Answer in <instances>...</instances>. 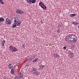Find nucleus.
<instances>
[{
    "mask_svg": "<svg viewBox=\"0 0 79 79\" xmlns=\"http://www.w3.org/2000/svg\"><path fill=\"white\" fill-rule=\"evenodd\" d=\"M4 21V19L3 18H0V22H2Z\"/></svg>",
    "mask_w": 79,
    "mask_h": 79,
    "instance_id": "11",
    "label": "nucleus"
},
{
    "mask_svg": "<svg viewBox=\"0 0 79 79\" xmlns=\"http://www.w3.org/2000/svg\"><path fill=\"white\" fill-rule=\"evenodd\" d=\"M14 23L15 25L18 26H19L21 24V22L20 20H19L18 18H15L14 20Z\"/></svg>",
    "mask_w": 79,
    "mask_h": 79,
    "instance_id": "2",
    "label": "nucleus"
},
{
    "mask_svg": "<svg viewBox=\"0 0 79 79\" xmlns=\"http://www.w3.org/2000/svg\"><path fill=\"white\" fill-rule=\"evenodd\" d=\"M44 67H45V66L42 65H41V68H44Z\"/></svg>",
    "mask_w": 79,
    "mask_h": 79,
    "instance_id": "30",
    "label": "nucleus"
},
{
    "mask_svg": "<svg viewBox=\"0 0 79 79\" xmlns=\"http://www.w3.org/2000/svg\"><path fill=\"white\" fill-rule=\"evenodd\" d=\"M57 32L58 33H60V30H58L57 31Z\"/></svg>",
    "mask_w": 79,
    "mask_h": 79,
    "instance_id": "23",
    "label": "nucleus"
},
{
    "mask_svg": "<svg viewBox=\"0 0 79 79\" xmlns=\"http://www.w3.org/2000/svg\"><path fill=\"white\" fill-rule=\"evenodd\" d=\"M11 65H12V64H9L8 65V66H11Z\"/></svg>",
    "mask_w": 79,
    "mask_h": 79,
    "instance_id": "31",
    "label": "nucleus"
},
{
    "mask_svg": "<svg viewBox=\"0 0 79 79\" xmlns=\"http://www.w3.org/2000/svg\"><path fill=\"white\" fill-rule=\"evenodd\" d=\"M20 11L19 10H17V13H18L19 14L20 13Z\"/></svg>",
    "mask_w": 79,
    "mask_h": 79,
    "instance_id": "22",
    "label": "nucleus"
},
{
    "mask_svg": "<svg viewBox=\"0 0 79 79\" xmlns=\"http://www.w3.org/2000/svg\"><path fill=\"white\" fill-rule=\"evenodd\" d=\"M69 38L68 37V38H65V41L67 42V43L68 42H69Z\"/></svg>",
    "mask_w": 79,
    "mask_h": 79,
    "instance_id": "10",
    "label": "nucleus"
},
{
    "mask_svg": "<svg viewBox=\"0 0 79 79\" xmlns=\"http://www.w3.org/2000/svg\"><path fill=\"white\" fill-rule=\"evenodd\" d=\"M15 79H19V77H15Z\"/></svg>",
    "mask_w": 79,
    "mask_h": 79,
    "instance_id": "28",
    "label": "nucleus"
},
{
    "mask_svg": "<svg viewBox=\"0 0 79 79\" xmlns=\"http://www.w3.org/2000/svg\"><path fill=\"white\" fill-rule=\"evenodd\" d=\"M2 43H5V40H4L2 41Z\"/></svg>",
    "mask_w": 79,
    "mask_h": 79,
    "instance_id": "32",
    "label": "nucleus"
},
{
    "mask_svg": "<svg viewBox=\"0 0 79 79\" xmlns=\"http://www.w3.org/2000/svg\"><path fill=\"white\" fill-rule=\"evenodd\" d=\"M24 13V12H23V11H20V13L19 14H23Z\"/></svg>",
    "mask_w": 79,
    "mask_h": 79,
    "instance_id": "18",
    "label": "nucleus"
},
{
    "mask_svg": "<svg viewBox=\"0 0 79 79\" xmlns=\"http://www.w3.org/2000/svg\"><path fill=\"white\" fill-rule=\"evenodd\" d=\"M66 47H63V49H64V50H66Z\"/></svg>",
    "mask_w": 79,
    "mask_h": 79,
    "instance_id": "27",
    "label": "nucleus"
},
{
    "mask_svg": "<svg viewBox=\"0 0 79 79\" xmlns=\"http://www.w3.org/2000/svg\"><path fill=\"white\" fill-rule=\"evenodd\" d=\"M31 60H32L31 59V58H29L28 59V61H31Z\"/></svg>",
    "mask_w": 79,
    "mask_h": 79,
    "instance_id": "20",
    "label": "nucleus"
},
{
    "mask_svg": "<svg viewBox=\"0 0 79 79\" xmlns=\"http://www.w3.org/2000/svg\"><path fill=\"white\" fill-rule=\"evenodd\" d=\"M75 23V22H72V23L73 24H74Z\"/></svg>",
    "mask_w": 79,
    "mask_h": 79,
    "instance_id": "33",
    "label": "nucleus"
},
{
    "mask_svg": "<svg viewBox=\"0 0 79 79\" xmlns=\"http://www.w3.org/2000/svg\"><path fill=\"white\" fill-rule=\"evenodd\" d=\"M70 55L71 56V57H73L74 55V53H71L70 54Z\"/></svg>",
    "mask_w": 79,
    "mask_h": 79,
    "instance_id": "16",
    "label": "nucleus"
},
{
    "mask_svg": "<svg viewBox=\"0 0 79 79\" xmlns=\"http://www.w3.org/2000/svg\"><path fill=\"white\" fill-rule=\"evenodd\" d=\"M56 56H58V55L56 53H55L54 54V57L56 58Z\"/></svg>",
    "mask_w": 79,
    "mask_h": 79,
    "instance_id": "9",
    "label": "nucleus"
},
{
    "mask_svg": "<svg viewBox=\"0 0 79 79\" xmlns=\"http://www.w3.org/2000/svg\"><path fill=\"white\" fill-rule=\"evenodd\" d=\"M36 2V0H32L31 2L32 3H35V2Z\"/></svg>",
    "mask_w": 79,
    "mask_h": 79,
    "instance_id": "14",
    "label": "nucleus"
},
{
    "mask_svg": "<svg viewBox=\"0 0 79 79\" xmlns=\"http://www.w3.org/2000/svg\"><path fill=\"white\" fill-rule=\"evenodd\" d=\"M23 48H25V44H24L23 45Z\"/></svg>",
    "mask_w": 79,
    "mask_h": 79,
    "instance_id": "24",
    "label": "nucleus"
},
{
    "mask_svg": "<svg viewBox=\"0 0 79 79\" xmlns=\"http://www.w3.org/2000/svg\"><path fill=\"white\" fill-rule=\"evenodd\" d=\"M26 0V1H28L29 0Z\"/></svg>",
    "mask_w": 79,
    "mask_h": 79,
    "instance_id": "36",
    "label": "nucleus"
},
{
    "mask_svg": "<svg viewBox=\"0 0 79 79\" xmlns=\"http://www.w3.org/2000/svg\"><path fill=\"white\" fill-rule=\"evenodd\" d=\"M39 5L40 6H41L42 8L44 9V10H45L47 9V7L45 5L44 3L41 1L39 3Z\"/></svg>",
    "mask_w": 79,
    "mask_h": 79,
    "instance_id": "4",
    "label": "nucleus"
},
{
    "mask_svg": "<svg viewBox=\"0 0 79 79\" xmlns=\"http://www.w3.org/2000/svg\"><path fill=\"white\" fill-rule=\"evenodd\" d=\"M76 14H70V16L71 17H74V16H76Z\"/></svg>",
    "mask_w": 79,
    "mask_h": 79,
    "instance_id": "8",
    "label": "nucleus"
},
{
    "mask_svg": "<svg viewBox=\"0 0 79 79\" xmlns=\"http://www.w3.org/2000/svg\"><path fill=\"white\" fill-rule=\"evenodd\" d=\"M9 48H10V52H17L18 49L16 48V47L14 46L13 45L10 46Z\"/></svg>",
    "mask_w": 79,
    "mask_h": 79,
    "instance_id": "3",
    "label": "nucleus"
},
{
    "mask_svg": "<svg viewBox=\"0 0 79 79\" xmlns=\"http://www.w3.org/2000/svg\"><path fill=\"white\" fill-rule=\"evenodd\" d=\"M14 69H15L13 68L11 69L10 73L12 74H13L15 73V70H14Z\"/></svg>",
    "mask_w": 79,
    "mask_h": 79,
    "instance_id": "7",
    "label": "nucleus"
},
{
    "mask_svg": "<svg viewBox=\"0 0 79 79\" xmlns=\"http://www.w3.org/2000/svg\"><path fill=\"white\" fill-rule=\"evenodd\" d=\"M35 73H38V71H36L35 72Z\"/></svg>",
    "mask_w": 79,
    "mask_h": 79,
    "instance_id": "35",
    "label": "nucleus"
},
{
    "mask_svg": "<svg viewBox=\"0 0 79 79\" xmlns=\"http://www.w3.org/2000/svg\"><path fill=\"white\" fill-rule=\"evenodd\" d=\"M32 0H29V1H27V3H30V4H31V1H32Z\"/></svg>",
    "mask_w": 79,
    "mask_h": 79,
    "instance_id": "13",
    "label": "nucleus"
},
{
    "mask_svg": "<svg viewBox=\"0 0 79 79\" xmlns=\"http://www.w3.org/2000/svg\"><path fill=\"white\" fill-rule=\"evenodd\" d=\"M59 26L60 27V26Z\"/></svg>",
    "mask_w": 79,
    "mask_h": 79,
    "instance_id": "38",
    "label": "nucleus"
},
{
    "mask_svg": "<svg viewBox=\"0 0 79 79\" xmlns=\"http://www.w3.org/2000/svg\"><path fill=\"white\" fill-rule=\"evenodd\" d=\"M38 60H39V59H38V58H36L33 61V63L36 62L37 61H38Z\"/></svg>",
    "mask_w": 79,
    "mask_h": 79,
    "instance_id": "12",
    "label": "nucleus"
},
{
    "mask_svg": "<svg viewBox=\"0 0 79 79\" xmlns=\"http://www.w3.org/2000/svg\"><path fill=\"white\" fill-rule=\"evenodd\" d=\"M17 74L19 77L20 78H23V75L22 73H19Z\"/></svg>",
    "mask_w": 79,
    "mask_h": 79,
    "instance_id": "6",
    "label": "nucleus"
},
{
    "mask_svg": "<svg viewBox=\"0 0 79 79\" xmlns=\"http://www.w3.org/2000/svg\"><path fill=\"white\" fill-rule=\"evenodd\" d=\"M10 50H11L10 49Z\"/></svg>",
    "mask_w": 79,
    "mask_h": 79,
    "instance_id": "39",
    "label": "nucleus"
},
{
    "mask_svg": "<svg viewBox=\"0 0 79 79\" xmlns=\"http://www.w3.org/2000/svg\"><path fill=\"white\" fill-rule=\"evenodd\" d=\"M3 2V0H0V2Z\"/></svg>",
    "mask_w": 79,
    "mask_h": 79,
    "instance_id": "34",
    "label": "nucleus"
},
{
    "mask_svg": "<svg viewBox=\"0 0 79 79\" xmlns=\"http://www.w3.org/2000/svg\"><path fill=\"white\" fill-rule=\"evenodd\" d=\"M79 27V26H78V27Z\"/></svg>",
    "mask_w": 79,
    "mask_h": 79,
    "instance_id": "37",
    "label": "nucleus"
},
{
    "mask_svg": "<svg viewBox=\"0 0 79 79\" xmlns=\"http://www.w3.org/2000/svg\"><path fill=\"white\" fill-rule=\"evenodd\" d=\"M0 3L1 4H2V5H3L4 2H0Z\"/></svg>",
    "mask_w": 79,
    "mask_h": 79,
    "instance_id": "29",
    "label": "nucleus"
},
{
    "mask_svg": "<svg viewBox=\"0 0 79 79\" xmlns=\"http://www.w3.org/2000/svg\"><path fill=\"white\" fill-rule=\"evenodd\" d=\"M12 68H13V65H12L9 67V69H11Z\"/></svg>",
    "mask_w": 79,
    "mask_h": 79,
    "instance_id": "25",
    "label": "nucleus"
},
{
    "mask_svg": "<svg viewBox=\"0 0 79 79\" xmlns=\"http://www.w3.org/2000/svg\"><path fill=\"white\" fill-rule=\"evenodd\" d=\"M36 71V69L34 68V67H33L32 69V71L33 72V71Z\"/></svg>",
    "mask_w": 79,
    "mask_h": 79,
    "instance_id": "15",
    "label": "nucleus"
},
{
    "mask_svg": "<svg viewBox=\"0 0 79 79\" xmlns=\"http://www.w3.org/2000/svg\"><path fill=\"white\" fill-rule=\"evenodd\" d=\"M16 24H15V25H13L12 26V27L15 28V27H16Z\"/></svg>",
    "mask_w": 79,
    "mask_h": 79,
    "instance_id": "21",
    "label": "nucleus"
},
{
    "mask_svg": "<svg viewBox=\"0 0 79 79\" xmlns=\"http://www.w3.org/2000/svg\"><path fill=\"white\" fill-rule=\"evenodd\" d=\"M35 56H36V55L35 54H33V58H35Z\"/></svg>",
    "mask_w": 79,
    "mask_h": 79,
    "instance_id": "17",
    "label": "nucleus"
},
{
    "mask_svg": "<svg viewBox=\"0 0 79 79\" xmlns=\"http://www.w3.org/2000/svg\"><path fill=\"white\" fill-rule=\"evenodd\" d=\"M6 24H9L11 23V21L9 19H6Z\"/></svg>",
    "mask_w": 79,
    "mask_h": 79,
    "instance_id": "5",
    "label": "nucleus"
},
{
    "mask_svg": "<svg viewBox=\"0 0 79 79\" xmlns=\"http://www.w3.org/2000/svg\"><path fill=\"white\" fill-rule=\"evenodd\" d=\"M67 37H69V40L70 42H73V43H75L77 41V37L74 34H72L69 35L67 36Z\"/></svg>",
    "mask_w": 79,
    "mask_h": 79,
    "instance_id": "1",
    "label": "nucleus"
},
{
    "mask_svg": "<svg viewBox=\"0 0 79 79\" xmlns=\"http://www.w3.org/2000/svg\"><path fill=\"white\" fill-rule=\"evenodd\" d=\"M78 23L76 22H75L74 23V24L75 25H77L78 24Z\"/></svg>",
    "mask_w": 79,
    "mask_h": 79,
    "instance_id": "19",
    "label": "nucleus"
},
{
    "mask_svg": "<svg viewBox=\"0 0 79 79\" xmlns=\"http://www.w3.org/2000/svg\"><path fill=\"white\" fill-rule=\"evenodd\" d=\"M4 45H5V43H2V46H4Z\"/></svg>",
    "mask_w": 79,
    "mask_h": 79,
    "instance_id": "26",
    "label": "nucleus"
}]
</instances>
